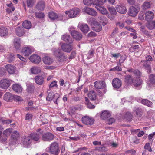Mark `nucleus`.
I'll use <instances>...</instances> for the list:
<instances>
[{
  "label": "nucleus",
  "mask_w": 155,
  "mask_h": 155,
  "mask_svg": "<svg viewBox=\"0 0 155 155\" xmlns=\"http://www.w3.org/2000/svg\"><path fill=\"white\" fill-rule=\"evenodd\" d=\"M58 95L57 93L55 94L53 92H50L46 97V100L48 101L53 100L54 103L57 104V100L58 98Z\"/></svg>",
  "instance_id": "423d86ee"
},
{
  "label": "nucleus",
  "mask_w": 155,
  "mask_h": 155,
  "mask_svg": "<svg viewBox=\"0 0 155 155\" xmlns=\"http://www.w3.org/2000/svg\"><path fill=\"white\" fill-rule=\"evenodd\" d=\"M154 13L151 11H148L145 13V19L147 21L151 20L154 17Z\"/></svg>",
  "instance_id": "393cba45"
},
{
  "label": "nucleus",
  "mask_w": 155,
  "mask_h": 155,
  "mask_svg": "<svg viewBox=\"0 0 155 155\" xmlns=\"http://www.w3.org/2000/svg\"><path fill=\"white\" fill-rule=\"evenodd\" d=\"M33 51V50L32 48L28 47H25L22 49L21 53L25 56H28Z\"/></svg>",
  "instance_id": "aec40b11"
},
{
  "label": "nucleus",
  "mask_w": 155,
  "mask_h": 155,
  "mask_svg": "<svg viewBox=\"0 0 155 155\" xmlns=\"http://www.w3.org/2000/svg\"><path fill=\"white\" fill-rule=\"evenodd\" d=\"M36 2V0H27V6L30 8L32 7Z\"/></svg>",
  "instance_id": "3c124183"
},
{
  "label": "nucleus",
  "mask_w": 155,
  "mask_h": 155,
  "mask_svg": "<svg viewBox=\"0 0 155 155\" xmlns=\"http://www.w3.org/2000/svg\"><path fill=\"white\" fill-rule=\"evenodd\" d=\"M142 83V80H140V78H136L134 79L133 84L135 86H140Z\"/></svg>",
  "instance_id": "a19ab883"
},
{
  "label": "nucleus",
  "mask_w": 155,
  "mask_h": 155,
  "mask_svg": "<svg viewBox=\"0 0 155 155\" xmlns=\"http://www.w3.org/2000/svg\"><path fill=\"white\" fill-rule=\"evenodd\" d=\"M108 9L111 15H115L117 13L116 9L114 7H108Z\"/></svg>",
  "instance_id": "5fc2aeb1"
},
{
  "label": "nucleus",
  "mask_w": 155,
  "mask_h": 155,
  "mask_svg": "<svg viewBox=\"0 0 155 155\" xmlns=\"http://www.w3.org/2000/svg\"><path fill=\"white\" fill-rule=\"evenodd\" d=\"M58 144L56 142H53L50 145L49 148L50 153L54 155H58L60 152Z\"/></svg>",
  "instance_id": "f257e3e1"
},
{
  "label": "nucleus",
  "mask_w": 155,
  "mask_h": 155,
  "mask_svg": "<svg viewBox=\"0 0 155 155\" xmlns=\"http://www.w3.org/2000/svg\"><path fill=\"white\" fill-rule=\"evenodd\" d=\"M32 140L28 136H24L21 138V143L23 146L25 147L28 148L31 145Z\"/></svg>",
  "instance_id": "7ed1b4c3"
},
{
  "label": "nucleus",
  "mask_w": 155,
  "mask_h": 155,
  "mask_svg": "<svg viewBox=\"0 0 155 155\" xmlns=\"http://www.w3.org/2000/svg\"><path fill=\"white\" fill-rule=\"evenodd\" d=\"M15 30L16 35L19 37L23 36L25 32V28L21 26L17 27Z\"/></svg>",
  "instance_id": "4468645a"
},
{
  "label": "nucleus",
  "mask_w": 155,
  "mask_h": 155,
  "mask_svg": "<svg viewBox=\"0 0 155 155\" xmlns=\"http://www.w3.org/2000/svg\"><path fill=\"white\" fill-rule=\"evenodd\" d=\"M13 98V95L10 92H7L4 96V99L7 101H9L12 100Z\"/></svg>",
  "instance_id": "c756f323"
},
{
  "label": "nucleus",
  "mask_w": 155,
  "mask_h": 155,
  "mask_svg": "<svg viewBox=\"0 0 155 155\" xmlns=\"http://www.w3.org/2000/svg\"><path fill=\"white\" fill-rule=\"evenodd\" d=\"M115 121V120L114 118H110L107 120L106 121L107 124H111Z\"/></svg>",
  "instance_id": "774afa93"
},
{
  "label": "nucleus",
  "mask_w": 155,
  "mask_h": 155,
  "mask_svg": "<svg viewBox=\"0 0 155 155\" xmlns=\"http://www.w3.org/2000/svg\"><path fill=\"white\" fill-rule=\"evenodd\" d=\"M12 89L17 93H20L22 92V87L21 85L18 84H15L12 86Z\"/></svg>",
  "instance_id": "2f4dec72"
},
{
  "label": "nucleus",
  "mask_w": 155,
  "mask_h": 155,
  "mask_svg": "<svg viewBox=\"0 0 155 155\" xmlns=\"http://www.w3.org/2000/svg\"><path fill=\"white\" fill-rule=\"evenodd\" d=\"M20 137L19 133L17 131H13L12 134L11 140L12 144H15L16 143V142L18 140V138Z\"/></svg>",
  "instance_id": "f3484780"
},
{
  "label": "nucleus",
  "mask_w": 155,
  "mask_h": 155,
  "mask_svg": "<svg viewBox=\"0 0 155 155\" xmlns=\"http://www.w3.org/2000/svg\"><path fill=\"white\" fill-rule=\"evenodd\" d=\"M13 99L15 101H21L22 100V99L21 97L17 95L13 96Z\"/></svg>",
  "instance_id": "0e129e2a"
},
{
  "label": "nucleus",
  "mask_w": 155,
  "mask_h": 155,
  "mask_svg": "<svg viewBox=\"0 0 155 155\" xmlns=\"http://www.w3.org/2000/svg\"><path fill=\"white\" fill-rule=\"evenodd\" d=\"M7 70L10 74H13L15 71V68L11 64H7L5 67Z\"/></svg>",
  "instance_id": "cd10ccee"
},
{
  "label": "nucleus",
  "mask_w": 155,
  "mask_h": 155,
  "mask_svg": "<svg viewBox=\"0 0 155 155\" xmlns=\"http://www.w3.org/2000/svg\"><path fill=\"white\" fill-rule=\"evenodd\" d=\"M122 68L121 67V64H118L115 67H114L110 69V70H115L117 71H121Z\"/></svg>",
  "instance_id": "13d9d810"
},
{
  "label": "nucleus",
  "mask_w": 155,
  "mask_h": 155,
  "mask_svg": "<svg viewBox=\"0 0 155 155\" xmlns=\"http://www.w3.org/2000/svg\"><path fill=\"white\" fill-rule=\"evenodd\" d=\"M80 10L78 8H74L70 10L69 11H67L65 12V13L68 14L70 18H74L77 17L80 12Z\"/></svg>",
  "instance_id": "20e7f679"
},
{
  "label": "nucleus",
  "mask_w": 155,
  "mask_h": 155,
  "mask_svg": "<svg viewBox=\"0 0 155 155\" xmlns=\"http://www.w3.org/2000/svg\"><path fill=\"white\" fill-rule=\"evenodd\" d=\"M10 84V81L8 79H3L0 81V87L2 89L8 88Z\"/></svg>",
  "instance_id": "9d476101"
},
{
  "label": "nucleus",
  "mask_w": 155,
  "mask_h": 155,
  "mask_svg": "<svg viewBox=\"0 0 155 155\" xmlns=\"http://www.w3.org/2000/svg\"><path fill=\"white\" fill-rule=\"evenodd\" d=\"M8 34V29L4 26H0V36L1 37L7 36Z\"/></svg>",
  "instance_id": "a878e982"
},
{
  "label": "nucleus",
  "mask_w": 155,
  "mask_h": 155,
  "mask_svg": "<svg viewBox=\"0 0 155 155\" xmlns=\"http://www.w3.org/2000/svg\"><path fill=\"white\" fill-rule=\"evenodd\" d=\"M106 0H95L94 2V5H103Z\"/></svg>",
  "instance_id": "4d7b16f0"
},
{
  "label": "nucleus",
  "mask_w": 155,
  "mask_h": 155,
  "mask_svg": "<svg viewBox=\"0 0 155 155\" xmlns=\"http://www.w3.org/2000/svg\"><path fill=\"white\" fill-rule=\"evenodd\" d=\"M80 30L85 34H87L89 31L90 28L88 25L85 23L80 24L78 26Z\"/></svg>",
  "instance_id": "9b49d317"
},
{
  "label": "nucleus",
  "mask_w": 155,
  "mask_h": 155,
  "mask_svg": "<svg viewBox=\"0 0 155 155\" xmlns=\"http://www.w3.org/2000/svg\"><path fill=\"white\" fill-rule=\"evenodd\" d=\"M71 34L74 38L77 41H80L82 38V35L80 32L76 30H72Z\"/></svg>",
  "instance_id": "1a4fd4ad"
},
{
  "label": "nucleus",
  "mask_w": 155,
  "mask_h": 155,
  "mask_svg": "<svg viewBox=\"0 0 155 155\" xmlns=\"http://www.w3.org/2000/svg\"><path fill=\"white\" fill-rule=\"evenodd\" d=\"M97 150L101 152H105L108 150V149L107 148V147L105 146L99 147H97Z\"/></svg>",
  "instance_id": "680f3d73"
},
{
  "label": "nucleus",
  "mask_w": 155,
  "mask_h": 155,
  "mask_svg": "<svg viewBox=\"0 0 155 155\" xmlns=\"http://www.w3.org/2000/svg\"><path fill=\"white\" fill-rule=\"evenodd\" d=\"M12 131V129L11 128L7 129L3 132V134L4 135V137L3 139H1V140L2 142H5L7 140V135L9 134H10Z\"/></svg>",
  "instance_id": "72a5a7b5"
},
{
  "label": "nucleus",
  "mask_w": 155,
  "mask_h": 155,
  "mask_svg": "<svg viewBox=\"0 0 155 155\" xmlns=\"http://www.w3.org/2000/svg\"><path fill=\"white\" fill-rule=\"evenodd\" d=\"M110 116V113L108 111L105 110L102 112L100 117L102 119L104 120L108 118Z\"/></svg>",
  "instance_id": "4c0bfd02"
},
{
  "label": "nucleus",
  "mask_w": 155,
  "mask_h": 155,
  "mask_svg": "<svg viewBox=\"0 0 155 155\" xmlns=\"http://www.w3.org/2000/svg\"><path fill=\"white\" fill-rule=\"evenodd\" d=\"M53 53L54 55L57 58L62 53L61 52V49H54L53 50Z\"/></svg>",
  "instance_id": "de8ad7c7"
},
{
  "label": "nucleus",
  "mask_w": 155,
  "mask_h": 155,
  "mask_svg": "<svg viewBox=\"0 0 155 155\" xmlns=\"http://www.w3.org/2000/svg\"><path fill=\"white\" fill-rule=\"evenodd\" d=\"M39 130L41 131V130L39 129L37 131L38 133H31L28 135L32 140L35 141L39 140L41 135L42 134V132L39 131Z\"/></svg>",
  "instance_id": "0eeeda50"
},
{
  "label": "nucleus",
  "mask_w": 155,
  "mask_h": 155,
  "mask_svg": "<svg viewBox=\"0 0 155 155\" xmlns=\"http://www.w3.org/2000/svg\"><path fill=\"white\" fill-rule=\"evenodd\" d=\"M133 115L130 112L126 113L124 116V118L128 121H130Z\"/></svg>",
  "instance_id": "8fccbe9b"
},
{
  "label": "nucleus",
  "mask_w": 155,
  "mask_h": 155,
  "mask_svg": "<svg viewBox=\"0 0 155 155\" xmlns=\"http://www.w3.org/2000/svg\"><path fill=\"white\" fill-rule=\"evenodd\" d=\"M59 57L57 58L58 60L60 62H62L65 60L67 57L64 55L63 53H62Z\"/></svg>",
  "instance_id": "603ef678"
},
{
  "label": "nucleus",
  "mask_w": 155,
  "mask_h": 155,
  "mask_svg": "<svg viewBox=\"0 0 155 155\" xmlns=\"http://www.w3.org/2000/svg\"><path fill=\"white\" fill-rule=\"evenodd\" d=\"M49 18L52 20H54L58 18V16L56 14L53 12H51L48 14Z\"/></svg>",
  "instance_id": "c03bdc74"
},
{
  "label": "nucleus",
  "mask_w": 155,
  "mask_h": 155,
  "mask_svg": "<svg viewBox=\"0 0 155 155\" xmlns=\"http://www.w3.org/2000/svg\"><path fill=\"white\" fill-rule=\"evenodd\" d=\"M83 10L84 12L89 15L94 16H95L97 15L96 11L91 8L85 7L84 8Z\"/></svg>",
  "instance_id": "dca6fc26"
},
{
  "label": "nucleus",
  "mask_w": 155,
  "mask_h": 155,
  "mask_svg": "<svg viewBox=\"0 0 155 155\" xmlns=\"http://www.w3.org/2000/svg\"><path fill=\"white\" fill-rule=\"evenodd\" d=\"M150 62L143 60L141 61L140 64L143 65L145 69L147 70V71L149 73L151 72V68L150 66Z\"/></svg>",
  "instance_id": "6e6552de"
},
{
  "label": "nucleus",
  "mask_w": 155,
  "mask_h": 155,
  "mask_svg": "<svg viewBox=\"0 0 155 155\" xmlns=\"http://www.w3.org/2000/svg\"><path fill=\"white\" fill-rule=\"evenodd\" d=\"M30 60L32 62L38 64L41 61L40 56L37 55H34L30 56Z\"/></svg>",
  "instance_id": "5701e85b"
},
{
  "label": "nucleus",
  "mask_w": 155,
  "mask_h": 155,
  "mask_svg": "<svg viewBox=\"0 0 155 155\" xmlns=\"http://www.w3.org/2000/svg\"><path fill=\"white\" fill-rule=\"evenodd\" d=\"M12 122V120L6 119L4 117H1L0 119V123L2 124H8Z\"/></svg>",
  "instance_id": "37998d69"
},
{
  "label": "nucleus",
  "mask_w": 155,
  "mask_h": 155,
  "mask_svg": "<svg viewBox=\"0 0 155 155\" xmlns=\"http://www.w3.org/2000/svg\"><path fill=\"white\" fill-rule=\"evenodd\" d=\"M94 26L92 27L93 30L96 32H99L102 30V26L98 22L94 21L93 22Z\"/></svg>",
  "instance_id": "b1692460"
},
{
  "label": "nucleus",
  "mask_w": 155,
  "mask_h": 155,
  "mask_svg": "<svg viewBox=\"0 0 155 155\" xmlns=\"http://www.w3.org/2000/svg\"><path fill=\"white\" fill-rule=\"evenodd\" d=\"M149 78L150 83L152 85H155V74H150Z\"/></svg>",
  "instance_id": "09e8293b"
},
{
  "label": "nucleus",
  "mask_w": 155,
  "mask_h": 155,
  "mask_svg": "<svg viewBox=\"0 0 155 155\" xmlns=\"http://www.w3.org/2000/svg\"><path fill=\"white\" fill-rule=\"evenodd\" d=\"M69 44L64 43L61 45V49L65 52L69 53L73 49L72 45Z\"/></svg>",
  "instance_id": "ddd939ff"
},
{
  "label": "nucleus",
  "mask_w": 155,
  "mask_h": 155,
  "mask_svg": "<svg viewBox=\"0 0 155 155\" xmlns=\"http://www.w3.org/2000/svg\"><path fill=\"white\" fill-rule=\"evenodd\" d=\"M42 60L46 64H51L53 62V59L49 56H45L43 58Z\"/></svg>",
  "instance_id": "c85d7f7f"
},
{
  "label": "nucleus",
  "mask_w": 155,
  "mask_h": 155,
  "mask_svg": "<svg viewBox=\"0 0 155 155\" xmlns=\"http://www.w3.org/2000/svg\"><path fill=\"white\" fill-rule=\"evenodd\" d=\"M14 55L13 54L9 53L6 56L9 59L8 61L9 62H12L14 59Z\"/></svg>",
  "instance_id": "bf43d9fd"
},
{
  "label": "nucleus",
  "mask_w": 155,
  "mask_h": 155,
  "mask_svg": "<svg viewBox=\"0 0 155 155\" xmlns=\"http://www.w3.org/2000/svg\"><path fill=\"white\" fill-rule=\"evenodd\" d=\"M140 8V5L139 4H137L134 6H131L129 9L128 14L131 16L135 17L138 14Z\"/></svg>",
  "instance_id": "f03ea898"
},
{
  "label": "nucleus",
  "mask_w": 155,
  "mask_h": 155,
  "mask_svg": "<svg viewBox=\"0 0 155 155\" xmlns=\"http://www.w3.org/2000/svg\"><path fill=\"white\" fill-rule=\"evenodd\" d=\"M144 148L145 149L147 150L149 152H151L152 151L151 148L150 147L149 143H147L145 145Z\"/></svg>",
  "instance_id": "338daca9"
},
{
  "label": "nucleus",
  "mask_w": 155,
  "mask_h": 155,
  "mask_svg": "<svg viewBox=\"0 0 155 155\" xmlns=\"http://www.w3.org/2000/svg\"><path fill=\"white\" fill-rule=\"evenodd\" d=\"M116 8L117 11L120 13L125 14L127 12V9L123 4H120L119 5H117Z\"/></svg>",
  "instance_id": "412c9836"
},
{
  "label": "nucleus",
  "mask_w": 155,
  "mask_h": 155,
  "mask_svg": "<svg viewBox=\"0 0 155 155\" xmlns=\"http://www.w3.org/2000/svg\"><path fill=\"white\" fill-rule=\"evenodd\" d=\"M97 36V34L94 32L91 31L87 35V38H91Z\"/></svg>",
  "instance_id": "6e6d98bb"
},
{
  "label": "nucleus",
  "mask_w": 155,
  "mask_h": 155,
  "mask_svg": "<svg viewBox=\"0 0 155 155\" xmlns=\"http://www.w3.org/2000/svg\"><path fill=\"white\" fill-rule=\"evenodd\" d=\"M44 78L41 76H37L35 77V82L39 85H41L44 82Z\"/></svg>",
  "instance_id": "ea45409f"
},
{
  "label": "nucleus",
  "mask_w": 155,
  "mask_h": 155,
  "mask_svg": "<svg viewBox=\"0 0 155 155\" xmlns=\"http://www.w3.org/2000/svg\"><path fill=\"white\" fill-rule=\"evenodd\" d=\"M26 91L28 93H32L34 92L35 88L34 84L31 83H28L27 84Z\"/></svg>",
  "instance_id": "bb28decb"
},
{
  "label": "nucleus",
  "mask_w": 155,
  "mask_h": 155,
  "mask_svg": "<svg viewBox=\"0 0 155 155\" xmlns=\"http://www.w3.org/2000/svg\"><path fill=\"white\" fill-rule=\"evenodd\" d=\"M141 103L143 104L147 105L150 107H152L153 106L152 103L147 99H142L141 101Z\"/></svg>",
  "instance_id": "49530a36"
},
{
  "label": "nucleus",
  "mask_w": 155,
  "mask_h": 155,
  "mask_svg": "<svg viewBox=\"0 0 155 155\" xmlns=\"http://www.w3.org/2000/svg\"><path fill=\"white\" fill-rule=\"evenodd\" d=\"M112 84L114 88L118 89L121 86V81L117 78L114 79L112 81Z\"/></svg>",
  "instance_id": "6ab92c4d"
},
{
  "label": "nucleus",
  "mask_w": 155,
  "mask_h": 155,
  "mask_svg": "<svg viewBox=\"0 0 155 155\" xmlns=\"http://www.w3.org/2000/svg\"><path fill=\"white\" fill-rule=\"evenodd\" d=\"M135 76L137 77L136 78H140L141 75V73L140 71L137 69H135L134 73H133Z\"/></svg>",
  "instance_id": "052dcab7"
},
{
  "label": "nucleus",
  "mask_w": 155,
  "mask_h": 155,
  "mask_svg": "<svg viewBox=\"0 0 155 155\" xmlns=\"http://www.w3.org/2000/svg\"><path fill=\"white\" fill-rule=\"evenodd\" d=\"M146 26L150 30H152L155 28V21H147L146 24Z\"/></svg>",
  "instance_id": "f704fd0d"
},
{
  "label": "nucleus",
  "mask_w": 155,
  "mask_h": 155,
  "mask_svg": "<svg viewBox=\"0 0 155 155\" xmlns=\"http://www.w3.org/2000/svg\"><path fill=\"white\" fill-rule=\"evenodd\" d=\"M40 71V70L37 67H33L31 69V72L35 74H37Z\"/></svg>",
  "instance_id": "864d4df0"
},
{
  "label": "nucleus",
  "mask_w": 155,
  "mask_h": 155,
  "mask_svg": "<svg viewBox=\"0 0 155 155\" xmlns=\"http://www.w3.org/2000/svg\"><path fill=\"white\" fill-rule=\"evenodd\" d=\"M22 26L25 28L29 29L31 27V23L30 21L26 20L22 23Z\"/></svg>",
  "instance_id": "79ce46f5"
},
{
  "label": "nucleus",
  "mask_w": 155,
  "mask_h": 155,
  "mask_svg": "<svg viewBox=\"0 0 155 155\" xmlns=\"http://www.w3.org/2000/svg\"><path fill=\"white\" fill-rule=\"evenodd\" d=\"M14 46L17 50L19 49L20 47V40L18 38H15L14 41Z\"/></svg>",
  "instance_id": "e433bc0d"
},
{
  "label": "nucleus",
  "mask_w": 155,
  "mask_h": 155,
  "mask_svg": "<svg viewBox=\"0 0 155 155\" xmlns=\"http://www.w3.org/2000/svg\"><path fill=\"white\" fill-rule=\"evenodd\" d=\"M35 15L36 17L39 18H43L44 17L45 15L42 12H35Z\"/></svg>",
  "instance_id": "e2e57ef3"
},
{
  "label": "nucleus",
  "mask_w": 155,
  "mask_h": 155,
  "mask_svg": "<svg viewBox=\"0 0 155 155\" xmlns=\"http://www.w3.org/2000/svg\"><path fill=\"white\" fill-rule=\"evenodd\" d=\"M134 79L131 75H126L125 77V82L128 84H132L133 82Z\"/></svg>",
  "instance_id": "c9c22d12"
},
{
  "label": "nucleus",
  "mask_w": 155,
  "mask_h": 155,
  "mask_svg": "<svg viewBox=\"0 0 155 155\" xmlns=\"http://www.w3.org/2000/svg\"><path fill=\"white\" fill-rule=\"evenodd\" d=\"M134 111L136 113V115L140 117H141L143 114L142 109L138 107H136L134 108Z\"/></svg>",
  "instance_id": "58836bf2"
},
{
  "label": "nucleus",
  "mask_w": 155,
  "mask_h": 155,
  "mask_svg": "<svg viewBox=\"0 0 155 155\" xmlns=\"http://www.w3.org/2000/svg\"><path fill=\"white\" fill-rule=\"evenodd\" d=\"M61 39L64 41L68 42L69 44H72L73 42V40L71 39L70 37L68 35H64L62 36Z\"/></svg>",
  "instance_id": "7c9ffc66"
},
{
  "label": "nucleus",
  "mask_w": 155,
  "mask_h": 155,
  "mask_svg": "<svg viewBox=\"0 0 155 155\" xmlns=\"http://www.w3.org/2000/svg\"><path fill=\"white\" fill-rule=\"evenodd\" d=\"M140 48V46L138 45H133L130 48L129 51L131 52H138Z\"/></svg>",
  "instance_id": "a18cd8bd"
},
{
  "label": "nucleus",
  "mask_w": 155,
  "mask_h": 155,
  "mask_svg": "<svg viewBox=\"0 0 155 155\" xmlns=\"http://www.w3.org/2000/svg\"><path fill=\"white\" fill-rule=\"evenodd\" d=\"M102 5H94L95 8L99 11L100 12L104 15H106L108 13L106 9L104 7L102 6Z\"/></svg>",
  "instance_id": "4be33fe9"
},
{
  "label": "nucleus",
  "mask_w": 155,
  "mask_h": 155,
  "mask_svg": "<svg viewBox=\"0 0 155 155\" xmlns=\"http://www.w3.org/2000/svg\"><path fill=\"white\" fill-rule=\"evenodd\" d=\"M88 96L89 98L91 101H95V103L97 104L99 103V101H96L97 95L96 93L94 91H91L89 92L88 94Z\"/></svg>",
  "instance_id": "a211bd4d"
},
{
  "label": "nucleus",
  "mask_w": 155,
  "mask_h": 155,
  "mask_svg": "<svg viewBox=\"0 0 155 155\" xmlns=\"http://www.w3.org/2000/svg\"><path fill=\"white\" fill-rule=\"evenodd\" d=\"M45 7V2L43 1H40L37 4L35 8L38 10L42 11L44 10Z\"/></svg>",
  "instance_id": "473e14b6"
},
{
  "label": "nucleus",
  "mask_w": 155,
  "mask_h": 155,
  "mask_svg": "<svg viewBox=\"0 0 155 155\" xmlns=\"http://www.w3.org/2000/svg\"><path fill=\"white\" fill-rule=\"evenodd\" d=\"M143 9L148 8L150 7V5L149 2H145L143 5Z\"/></svg>",
  "instance_id": "69168bd1"
},
{
  "label": "nucleus",
  "mask_w": 155,
  "mask_h": 155,
  "mask_svg": "<svg viewBox=\"0 0 155 155\" xmlns=\"http://www.w3.org/2000/svg\"><path fill=\"white\" fill-rule=\"evenodd\" d=\"M95 87L97 89H102L106 87V84L104 81H97L94 83Z\"/></svg>",
  "instance_id": "2eb2a0df"
},
{
  "label": "nucleus",
  "mask_w": 155,
  "mask_h": 155,
  "mask_svg": "<svg viewBox=\"0 0 155 155\" xmlns=\"http://www.w3.org/2000/svg\"><path fill=\"white\" fill-rule=\"evenodd\" d=\"M54 135L50 132H47L42 135V140L44 141H50L53 140Z\"/></svg>",
  "instance_id": "39448f33"
},
{
  "label": "nucleus",
  "mask_w": 155,
  "mask_h": 155,
  "mask_svg": "<svg viewBox=\"0 0 155 155\" xmlns=\"http://www.w3.org/2000/svg\"><path fill=\"white\" fill-rule=\"evenodd\" d=\"M94 120L93 118L87 116L84 117L82 118V123L86 125H92L94 123Z\"/></svg>",
  "instance_id": "f8f14e48"
}]
</instances>
